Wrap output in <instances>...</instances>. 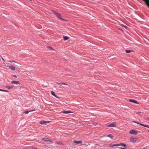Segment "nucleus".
I'll list each match as a JSON object with an SVG mask.
<instances>
[{
    "mask_svg": "<svg viewBox=\"0 0 149 149\" xmlns=\"http://www.w3.org/2000/svg\"><path fill=\"white\" fill-rule=\"evenodd\" d=\"M53 12L54 13L55 15L57 16L58 19L62 20H64V19L62 17L60 13L54 11H53Z\"/></svg>",
    "mask_w": 149,
    "mask_h": 149,
    "instance_id": "f257e3e1",
    "label": "nucleus"
},
{
    "mask_svg": "<svg viewBox=\"0 0 149 149\" xmlns=\"http://www.w3.org/2000/svg\"><path fill=\"white\" fill-rule=\"evenodd\" d=\"M137 131H135V130L132 129L129 132V133L131 134H132L134 135H136L137 134Z\"/></svg>",
    "mask_w": 149,
    "mask_h": 149,
    "instance_id": "f03ea898",
    "label": "nucleus"
},
{
    "mask_svg": "<svg viewBox=\"0 0 149 149\" xmlns=\"http://www.w3.org/2000/svg\"><path fill=\"white\" fill-rule=\"evenodd\" d=\"M107 127H115L116 126V123L115 122L110 123L109 125H107Z\"/></svg>",
    "mask_w": 149,
    "mask_h": 149,
    "instance_id": "7ed1b4c3",
    "label": "nucleus"
},
{
    "mask_svg": "<svg viewBox=\"0 0 149 149\" xmlns=\"http://www.w3.org/2000/svg\"><path fill=\"white\" fill-rule=\"evenodd\" d=\"M137 140V138H133L132 137H130V141L132 143L135 142Z\"/></svg>",
    "mask_w": 149,
    "mask_h": 149,
    "instance_id": "20e7f679",
    "label": "nucleus"
},
{
    "mask_svg": "<svg viewBox=\"0 0 149 149\" xmlns=\"http://www.w3.org/2000/svg\"><path fill=\"white\" fill-rule=\"evenodd\" d=\"M74 143L76 144L77 145H82V142L81 140L80 141H73Z\"/></svg>",
    "mask_w": 149,
    "mask_h": 149,
    "instance_id": "39448f33",
    "label": "nucleus"
},
{
    "mask_svg": "<svg viewBox=\"0 0 149 149\" xmlns=\"http://www.w3.org/2000/svg\"><path fill=\"white\" fill-rule=\"evenodd\" d=\"M42 140L45 142H49L51 143H52V141L50 140V139L48 138H43Z\"/></svg>",
    "mask_w": 149,
    "mask_h": 149,
    "instance_id": "423d86ee",
    "label": "nucleus"
},
{
    "mask_svg": "<svg viewBox=\"0 0 149 149\" xmlns=\"http://www.w3.org/2000/svg\"><path fill=\"white\" fill-rule=\"evenodd\" d=\"M133 122H134V123H136L138 124H139L145 127H146L149 128V127L147 125H144V124H142L140 123H139L138 122H136L135 121H133Z\"/></svg>",
    "mask_w": 149,
    "mask_h": 149,
    "instance_id": "0eeeda50",
    "label": "nucleus"
},
{
    "mask_svg": "<svg viewBox=\"0 0 149 149\" xmlns=\"http://www.w3.org/2000/svg\"><path fill=\"white\" fill-rule=\"evenodd\" d=\"M49 121H44L43 120H41L40 122V123L41 124H46L47 123H49Z\"/></svg>",
    "mask_w": 149,
    "mask_h": 149,
    "instance_id": "6e6552de",
    "label": "nucleus"
},
{
    "mask_svg": "<svg viewBox=\"0 0 149 149\" xmlns=\"http://www.w3.org/2000/svg\"><path fill=\"white\" fill-rule=\"evenodd\" d=\"M11 83L15 84H19V83L18 81H12L11 82Z\"/></svg>",
    "mask_w": 149,
    "mask_h": 149,
    "instance_id": "1a4fd4ad",
    "label": "nucleus"
},
{
    "mask_svg": "<svg viewBox=\"0 0 149 149\" xmlns=\"http://www.w3.org/2000/svg\"><path fill=\"white\" fill-rule=\"evenodd\" d=\"M129 101L131 102L134 103L136 104H139V103L137 102L135 100H134L132 99H129Z\"/></svg>",
    "mask_w": 149,
    "mask_h": 149,
    "instance_id": "9d476101",
    "label": "nucleus"
},
{
    "mask_svg": "<svg viewBox=\"0 0 149 149\" xmlns=\"http://www.w3.org/2000/svg\"><path fill=\"white\" fill-rule=\"evenodd\" d=\"M14 87V86L13 85H10V86H7L6 87L9 89H12Z\"/></svg>",
    "mask_w": 149,
    "mask_h": 149,
    "instance_id": "9b49d317",
    "label": "nucleus"
},
{
    "mask_svg": "<svg viewBox=\"0 0 149 149\" xmlns=\"http://www.w3.org/2000/svg\"><path fill=\"white\" fill-rule=\"evenodd\" d=\"M147 6L149 7V0H143Z\"/></svg>",
    "mask_w": 149,
    "mask_h": 149,
    "instance_id": "f8f14e48",
    "label": "nucleus"
},
{
    "mask_svg": "<svg viewBox=\"0 0 149 149\" xmlns=\"http://www.w3.org/2000/svg\"><path fill=\"white\" fill-rule=\"evenodd\" d=\"M63 113H71L72 112L69 111H65L64 110L63 111Z\"/></svg>",
    "mask_w": 149,
    "mask_h": 149,
    "instance_id": "ddd939ff",
    "label": "nucleus"
},
{
    "mask_svg": "<svg viewBox=\"0 0 149 149\" xmlns=\"http://www.w3.org/2000/svg\"><path fill=\"white\" fill-rule=\"evenodd\" d=\"M51 94L52 95H53V96H54V97H55L56 98H58V97L56 96V95H55V93L54 91H51Z\"/></svg>",
    "mask_w": 149,
    "mask_h": 149,
    "instance_id": "4468645a",
    "label": "nucleus"
},
{
    "mask_svg": "<svg viewBox=\"0 0 149 149\" xmlns=\"http://www.w3.org/2000/svg\"><path fill=\"white\" fill-rule=\"evenodd\" d=\"M119 146H122L123 147H127V146L125 144L123 143H120L119 144Z\"/></svg>",
    "mask_w": 149,
    "mask_h": 149,
    "instance_id": "2eb2a0df",
    "label": "nucleus"
},
{
    "mask_svg": "<svg viewBox=\"0 0 149 149\" xmlns=\"http://www.w3.org/2000/svg\"><path fill=\"white\" fill-rule=\"evenodd\" d=\"M9 68L13 70H15V67L13 66H10Z\"/></svg>",
    "mask_w": 149,
    "mask_h": 149,
    "instance_id": "dca6fc26",
    "label": "nucleus"
},
{
    "mask_svg": "<svg viewBox=\"0 0 149 149\" xmlns=\"http://www.w3.org/2000/svg\"><path fill=\"white\" fill-rule=\"evenodd\" d=\"M63 38L64 40H66L68 39L69 38V37H67V36H64Z\"/></svg>",
    "mask_w": 149,
    "mask_h": 149,
    "instance_id": "f3484780",
    "label": "nucleus"
},
{
    "mask_svg": "<svg viewBox=\"0 0 149 149\" xmlns=\"http://www.w3.org/2000/svg\"><path fill=\"white\" fill-rule=\"evenodd\" d=\"M107 137L110 138L112 139L113 138V136L111 134H110L108 135Z\"/></svg>",
    "mask_w": 149,
    "mask_h": 149,
    "instance_id": "a211bd4d",
    "label": "nucleus"
},
{
    "mask_svg": "<svg viewBox=\"0 0 149 149\" xmlns=\"http://www.w3.org/2000/svg\"><path fill=\"white\" fill-rule=\"evenodd\" d=\"M56 144H58L59 145H63V143H62L61 142V141H58L56 142Z\"/></svg>",
    "mask_w": 149,
    "mask_h": 149,
    "instance_id": "6ab92c4d",
    "label": "nucleus"
},
{
    "mask_svg": "<svg viewBox=\"0 0 149 149\" xmlns=\"http://www.w3.org/2000/svg\"><path fill=\"white\" fill-rule=\"evenodd\" d=\"M0 91L4 92H8V91L6 90H3L0 88Z\"/></svg>",
    "mask_w": 149,
    "mask_h": 149,
    "instance_id": "aec40b11",
    "label": "nucleus"
},
{
    "mask_svg": "<svg viewBox=\"0 0 149 149\" xmlns=\"http://www.w3.org/2000/svg\"><path fill=\"white\" fill-rule=\"evenodd\" d=\"M34 110H31V111H26L24 112V113H25V114H28L30 111H32Z\"/></svg>",
    "mask_w": 149,
    "mask_h": 149,
    "instance_id": "412c9836",
    "label": "nucleus"
},
{
    "mask_svg": "<svg viewBox=\"0 0 149 149\" xmlns=\"http://www.w3.org/2000/svg\"><path fill=\"white\" fill-rule=\"evenodd\" d=\"M57 84H64V85H67V84H65V83H59V82H56Z\"/></svg>",
    "mask_w": 149,
    "mask_h": 149,
    "instance_id": "4be33fe9",
    "label": "nucleus"
},
{
    "mask_svg": "<svg viewBox=\"0 0 149 149\" xmlns=\"http://www.w3.org/2000/svg\"><path fill=\"white\" fill-rule=\"evenodd\" d=\"M121 26H123V27H124L125 29H127V26H126L123 25V24H121Z\"/></svg>",
    "mask_w": 149,
    "mask_h": 149,
    "instance_id": "5701e85b",
    "label": "nucleus"
},
{
    "mask_svg": "<svg viewBox=\"0 0 149 149\" xmlns=\"http://www.w3.org/2000/svg\"><path fill=\"white\" fill-rule=\"evenodd\" d=\"M131 51V50H126V51H125V52L127 53H129Z\"/></svg>",
    "mask_w": 149,
    "mask_h": 149,
    "instance_id": "b1692460",
    "label": "nucleus"
},
{
    "mask_svg": "<svg viewBox=\"0 0 149 149\" xmlns=\"http://www.w3.org/2000/svg\"><path fill=\"white\" fill-rule=\"evenodd\" d=\"M16 70L18 72H20L21 71L20 69L19 68H17Z\"/></svg>",
    "mask_w": 149,
    "mask_h": 149,
    "instance_id": "393cba45",
    "label": "nucleus"
},
{
    "mask_svg": "<svg viewBox=\"0 0 149 149\" xmlns=\"http://www.w3.org/2000/svg\"><path fill=\"white\" fill-rule=\"evenodd\" d=\"M113 146H119V144H113Z\"/></svg>",
    "mask_w": 149,
    "mask_h": 149,
    "instance_id": "a878e982",
    "label": "nucleus"
},
{
    "mask_svg": "<svg viewBox=\"0 0 149 149\" xmlns=\"http://www.w3.org/2000/svg\"><path fill=\"white\" fill-rule=\"evenodd\" d=\"M110 147H113V144H110L109 145Z\"/></svg>",
    "mask_w": 149,
    "mask_h": 149,
    "instance_id": "bb28decb",
    "label": "nucleus"
},
{
    "mask_svg": "<svg viewBox=\"0 0 149 149\" xmlns=\"http://www.w3.org/2000/svg\"><path fill=\"white\" fill-rule=\"evenodd\" d=\"M13 76L14 77H16V78L17 77V76L16 75H13Z\"/></svg>",
    "mask_w": 149,
    "mask_h": 149,
    "instance_id": "cd10ccee",
    "label": "nucleus"
},
{
    "mask_svg": "<svg viewBox=\"0 0 149 149\" xmlns=\"http://www.w3.org/2000/svg\"><path fill=\"white\" fill-rule=\"evenodd\" d=\"M48 47L49 48H50V49H51V50H52V47Z\"/></svg>",
    "mask_w": 149,
    "mask_h": 149,
    "instance_id": "c85d7f7f",
    "label": "nucleus"
},
{
    "mask_svg": "<svg viewBox=\"0 0 149 149\" xmlns=\"http://www.w3.org/2000/svg\"><path fill=\"white\" fill-rule=\"evenodd\" d=\"M1 59H2V60H3V61H5V60H4V59H3V57H1Z\"/></svg>",
    "mask_w": 149,
    "mask_h": 149,
    "instance_id": "c756f323",
    "label": "nucleus"
},
{
    "mask_svg": "<svg viewBox=\"0 0 149 149\" xmlns=\"http://www.w3.org/2000/svg\"><path fill=\"white\" fill-rule=\"evenodd\" d=\"M121 148L122 149H128L126 148Z\"/></svg>",
    "mask_w": 149,
    "mask_h": 149,
    "instance_id": "7c9ffc66",
    "label": "nucleus"
},
{
    "mask_svg": "<svg viewBox=\"0 0 149 149\" xmlns=\"http://www.w3.org/2000/svg\"><path fill=\"white\" fill-rule=\"evenodd\" d=\"M10 62H13L16 63V62L15 61H10Z\"/></svg>",
    "mask_w": 149,
    "mask_h": 149,
    "instance_id": "2f4dec72",
    "label": "nucleus"
},
{
    "mask_svg": "<svg viewBox=\"0 0 149 149\" xmlns=\"http://www.w3.org/2000/svg\"><path fill=\"white\" fill-rule=\"evenodd\" d=\"M147 119L148 120H149V118L148 117H147Z\"/></svg>",
    "mask_w": 149,
    "mask_h": 149,
    "instance_id": "473e14b6",
    "label": "nucleus"
},
{
    "mask_svg": "<svg viewBox=\"0 0 149 149\" xmlns=\"http://www.w3.org/2000/svg\"><path fill=\"white\" fill-rule=\"evenodd\" d=\"M148 132H149V130H148Z\"/></svg>",
    "mask_w": 149,
    "mask_h": 149,
    "instance_id": "72a5a7b5",
    "label": "nucleus"
},
{
    "mask_svg": "<svg viewBox=\"0 0 149 149\" xmlns=\"http://www.w3.org/2000/svg\"><path fill=\"white\" fill-rule=\"evenodd\" d=\"M34 148L35 149H36V148Z\"/></svg>",
    "mask_w": 149,
    "mask_h": 149,
    "instance_id": "f704fd0d",
    "label": "nucleus"
},
{
    "mask_svg": "<svg viewBox=\"0 0 149 149\" xmlns=\"http://www.w3.org/2000/svg\"><path fill=\"white\" fill-rule=\"evenodd\" d=\"M0 56H1V55H0Z\"/></svg>",
    "mask_w": 149,
    "mask_h": 149,
    "instance_id": "c9c22d12",
    "label": "nucleus"
}]
</instances>
